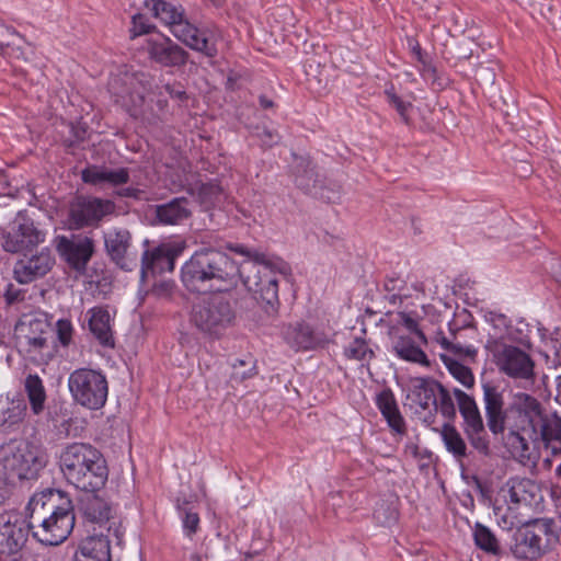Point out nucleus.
<instances>
[{
	"instance_id": "11",
	"label": "nucleus",
	"mask_w": 561,
	"mask_h": 561,
	"mask_svg": "<svg viewBox=\"0 0 561 561\" xmlns=\"http://www.w3.org/2000/svg\"><path fill=\"white\" fill-rule=\"evenodd\" d=\"M79 502V511L87 522L98 525L99 531H104L116 540L121 546L124 537V529L121 520L112 513L111 505L100 497L98 491H83Z\"/></svg>"
},
{
	"instance_id": "61",
	"label": "nucleus",
	"mask_w": 561,
	"mask_h": 561,
	"mask_svg": "<svg viewBox=\"0 0 561 561\" xmlns=\"http://www.w3.org/2000/svg\"><path fill=\"white\" fill-rule=\"evenodd\" d=\"M480 78L485 82L493 84L495 80L494 70L490 67H480L478 70Z\"/></svg>"
},
{
	"instance_id": "26",
	"label": "nucleus",
	"mask_w": 561,
	"mask_h": 561,
	"mask_svg": "<svg viewBox=\"0 0 561 561\" xmlns=\"http://www.w3.org/2000/svg\"><path fill=\"white\" fill-rule=\"evenodd\" d=\"M440 389V382L433 378H415L412 382L408 399L416 408L415 411H425L437 403V392Z\"/></svg>"
},
{
	"instance_id": "41",
	"label": "nucleus",
	"mask_w": 561,
	"mask_h": 561,
	"mask_svg": "<svg viewBox=\"0 0 561 561\" xmlns=\"http://www.w3.org/2000/svg\"><path fill=\"white\" fill-rule=\"evenodd\" d=\"M506 444L511 454L520 461L530 460L531 451L528 439L519 432L512 431L507 435Z\"/></svg>"
},
{
	"instance_id": "8",
	"label": "nucleus",
	"mask_w": 561,
	"mask_h": 561,
	"mask_svg": "<svg viewBox=\"0 0 561 561\" xmlns=\"http://www.w3.org/2000/svg\"><path fill=\"white\" fill-rule=\"evenodd\" d=\"M68 388L75 402L83 408L99 410L106 403L108 382L106 376L100 370L75 369L69 375Z\"/></svg>"
},
{
	"instance_id": "30",
	"label": "nucleus",
	"mask_w": 561,
	"mask_h": 561,
	"mask_svg": "<svg viewBox=\"0 0 561 561\" xmlns=\"http://www.w3.org/2000/svg\"><path fill=\"white\" fill-rule=\"evenodd\" d=\"M89 330L103 346L113 347L114 336L111 325V314L104 307H94L88 310Z\"/></svg>"
},
{
	"instance_id": "32",
	"label": "nucleus",
	"mask_w": 561,
	"mask_h": 561,
	"mask_svg": "<svg viewBox=\"0 0 561 561\" xmlns=\"http://www.w3.org/2000/svg\"><path fill=\"white\" fill-rule=\"evenodd\" d=\"M293 173L300 190L311 192L316 188L318 175L309 158L294 154Z\"/></svg>"
},
{
	"instance_id": "15",
	"label": "nucleus",
	"mask_w": 561,
	"mask_h": 561,
	"mask_svg": "<svg viewBox=\"0 0 561 561\" xmlns=\"http://www.w3.org/2000/svg\"><path fill=\"white\" fill-rule=\"evenodd\" d=\"M56 249L71 268L82 273L94 253V241L82 234L59 236L56 238Z\"/></svg>"
},
{
	"instance_id": "14",
	"label": "nucleus",
	"mask_w": 561,
	"mask_h": 561,
	"mask_svg": "<svg viewBox=\"0 0 561 561\" xmlns=\"http://www.w3.org/2000/svg\"><path fill=\"white\" fill-rule=\"evenodd\" d=\"M496 365L501 373L522 380L527 385L535 382V363L525 351L514 345H504L496 355Z\"/></svg>"
},
{
	"instance_id": "2",
	"label": "nucleus",
	"mask_w": 561,
	"mask_h": 561,
	"mask_svg": "<svg viewBox=\"0 0 561 561\" xmlns=\"http://www.w3.org/2000/svg\"><path fill=\"white\" fill-rule=\"evenodd\" d=\"M251 261L241 265L239 279L259 301L265 313L274 317L278 312V275H290L291 268L279 257L254 253Z\"/></svg>"
},
{
	"instance_id": "58",
	"label": "nucleus",
	"mask_w": 561,
	"mask_h": 561,
	"mask_svg": "<svg viewBox=\"0 0 561 561\" xmlns=\"http://www.w3.org/2000/svg\"><path fill=\"white\" fill-rule=\"evenodd\" d=\"M199 524V517L196 513L187 512L183 519V526L187 530L188 535L196 533Z\"/></svg>"
},
{
	"instance_id": "28",
	"label": "nucleus",
	"mask_w": 561,
	"mask_h": 561,
	"mask_svg": "<svg viewBox=\"0 0 561 561\" xmlns=\"http://www.w3.org/2000/svg\"><path fill=\"white\" fill-rule=\"evenodd\" d=\"M282 335L284 341L295 351L312 350L320 343V339L313 329L305 322L285 325Z\"/></svg>"
},
{
	"instance_id": "23",
	"label": "nucleus",
	"mask_w": 561,
	"mask_h": 561,
	"mask_svg": "<svg viewBox=\"0 0 561 561\" xmlns=\"http://www.w3.org/2000/svg\"><path fill=\"white\" fill-rule=\"evenodd\" d=\"M114 538L93 528V535L83 539L76 550L75 561H111V542Z\"/></svg>"
},
{
	"instance_id": "1",
	"label": "nucleus",
	"mask_w": 561,
	"mask_h": 561,
	"mask_svg": "<svg viewBox=\"0 0 561 561\" xmlns=\"http://www.w3.org/2000/svg\"><path fill=\"white\" fill-rule=\"evenodd\" d=\"M25 511L33 537L43 545H60L75 527L72 501L64 491L47 489L35 493Z\"/></svg>"
},
{
	"instance_id": "40",
	"label": "nucleus",
	"mask_w": 561,
	"mask_h": 561,
	"mask_svg": "<svg viewBox=\"0 0 561 561\" xmlns=\"http://www.w3.org/2000/svg\"><path fill=\"white\" fill-rule=\"evenodd\" d=\"M188 192L192 195H197L198 201L205 207H209L215 204L221 194V187L214 182L199 183L191 186Z\"/></svg>"
},
{
	"instance_id": "33",
	"label": "nucleus",
	"mask_w": 561,
	"mask_h": 561,
	"mask_svg": "<svg viewBox=\"0 0 561 561\" xmlns=\"http://www.w3.org/2000/svg\"><path fill=\"white\" fill-rule=\"evenodd\" d=\"M24 390L33 414H42L45 410L47 399L46 389L42 379L36 374L27 375L24 380Z\"/></svg>"
},
{
	"instance_id": "6",
	"label": "nucleus",
	"mask_w": 561,
	"mask_h": 561,
	"mask_svg": "<svg viewBox=\"0 0 561 561\" xmlns=\"http://www.w3.org/2000/svg\"><path fill=\"white\" fill-rule=\"evenodd\" d=\"M153 79L145 72L124 71L112 76L108 81V91L117 103L134 117L144 119L159 118V113H153L145 105V95L152 91Z\"/></svg>"
},
{
	"instance_id": "25",
	"label": "nucleus",
	"mask_w": 561,
	"mask_h": 561,
	"mask_svg": "<svg viewBox=\"0 0 561 561\" xmlns=\"http://www.w3.org/2000/svg\"><path fill=\"white\" fill-rule=\"evenodd\" d=\"M191 216L190 201L186 197H175L168 203L154 206V220L159 225H181Z\"/></svg>"
},
{
	"instance_id": "43",
	"label": "nucleus",
	"mask_w": 561,
	"mask_h": 561,
	"mask_svg": "<svg viewBox=\"0 0 561 561\" xmlns=\"http://www.w3.org/2000/svg\"><path fill=\"white\" fill-rule=\"evenodd\" d=\"M344 354L347 358L356 360H367L374 356L373 350L369 348L367 342L360 337H356L353 342H351L345 347Z\"/></svg>"
},
{
	"instance_id": "50",
	"label": "nucleus",
	"mask_w": 561,
	"mask_h": 561,
	"mask_svg": "<svg viewBox=\"0 0 561 561\" xmlns=\"http://www.w3.org/2000/svg\"><path fill=\"white\" fill-rule=\"evenodd\" d=\"M476 42L470 37H465L456 43L454 47V56L458 59H469L473 56Z\"/></svg>"
},
{
	"instance_id": "39",
	"label": "nucleus",
	"mask_w": 561,
	"mask_h": 561,
	"mask_svg": "<svg viewBox=\"0 0 561 561\" xmlns=\"http://www.w3.org/2000/svg\"><path fill=\"white\" fill-rule=\"evenodd\" d=\"M440 359L448 369L449 374L463 387L470 389L474 386V376L472 370L459 363L447 354H440Z\"/></svg>"
},
{
	"instance_id": "34",
	"label": "nucleus",
	"mask_w": 561,
	"mask_h": 561,
	"mask_svg": "<svg viewBox=\"0 0 561 561\" xmlns=\"http://www.w3.org/2000/svg\"><path fill=\"white\" fill-rule=\"evenodd\" d=\"M377 405L389 426L396 432L402 433L404 431V421L390 390H383L378 394Z\"/></svg>"
},
{
	"instance_id": "59",
	"label": "nucleus",
	"mask_w": 561,
	"mask_h": 561,
	"mask_svg": "<svg viewBox=\"0 0 561 561\" xmlns=\"http://www.w3.org/2000/svg\"><path fill=\"white\" fill-rule=\"evenodd\" d=\"M115 193L119 197H128V198H134V199H141L142 195L145 194V192L142 190L135 188V187L119 188Z\"/></svg>"
},
{
	"instance_id": "5",
	"label": "nucleus",
	"mask_w": 561,
	"mask_h": 561,
	"mask_svg": "<svg viewBox=\"0 0 561 561\" xmlns=\"http://www.w3.org/2000/svg\"><path fill=\"white\" fill-rule=\"evenodd\" d=\"M145 4L150 7L154 18L169 26L172 34L191 49L201 51L207 57L217 55L214 35L198 30L184 20V10L181 5L164 0H147Z\"/></svg>"
},
{
	"instance_id": "49",
	"label": "nucleus",
	"mask_w": 561,
	"mask_h": 561,
	"mask_svg": "<svg viewBox=\"0 0 561 561\" xmlns=\"http://www.w3.org/2000/svg\"><path fill=\"white\" fill-rule=\"evenodd\" d=\"M133 26L130 28V37L135 38L137 36L150 33L154 26L148 22V19L141 14L137 13L133 15L131 19Z\"/></svg>"
},
{
	"instance_id": "13",
	"label": "nucleus",
	"mask_w": 561,
	"mask_h": 561,
	"mask_svg": "<svg viewBox=\"0 0 561 561\" xmlns=\"http://www.w3.org/2000/svg\"><path fill=\"white\" fill-rule=\"evenodd\" d=\"M1 245L5 252L22 253L31 251L45 241V232L35 227L34 222L25 217H18L10 227L2 232Z\"/></svg>"
},
{
	"instance_id": "62",
	"label": "nucleus",
	"mask_w": 561,
	"mask_h": 561,
	"mask_svg": "<svg viewBox=\"0 0 561 561\" xmlns=\"http://www.w3.org/2000/svg\"><path fill=\"white\" fill-rule=\"evenodd\" d=\"M435 341L448 352L451 341L446 337L442 332H438L435 336Z\"/></svg>"
},
{
	"instance_id": "64",
	"label": "nucleus",
	"mask_w": 561,
	"mask_h": 561,
	"mask_svg": "<svg viewBox=\"0 0 561 561\" xmlns=\"http://www.w3.org/2000/svg\"><path fill=\"white\" fill-rule=\"evenodd\" d=\"M473 482L476 489L481 493V495L485 496L488 492L485 484L477 477L473 478Z\"/></svg>"
},
{
	"instance_id": "51",
	"label": "nucleus",
	"mask_w": 561,
	"mask_h": 561,
	"mask_svg": "<svg viewBox=\"0 0 561 561\" xmlns=\"http://www.w3.org/2000/svg\"><path fill=\"white\" fill-rule=\"evenodd\" d=\"M57 337L62 346H68L72 341L73 327L67 319H60L56 322Z\"/></svg>"
},
{
	"instance_id": "45",
	"label": "nucleus",
	"mask_w": 561,
	"mask_h": 561,
	"mask_svg": "<svg viewBox=\"0 0 561 561\" xmlns=\"http://www.w3.org/2000/svg\"><path fill=\"white\" fill-rule=\"evenodd\" d=\"M385 95L387 98L388 103L396 108L401 119L409 124L410 117L409 112L412 110L413 105L411 102L404 101L400 95H398L394 91L393 87L386 89Z\"/></svg>"
},
{
	"instance_id": "21",
	"label": "nucleus",
	"mask_w": 561,
	"mask_h": 561,
	"mask_svg": "<svg viewBox=\"0 0 561 561\" xmlns=\"http://www.w3.org/2000/svg\"><path fill=\"white\" fill-rule=\"evenodd\" d=\"M537 484L527 478H510L500 489V494L510 508H519L520 506H530L537 495Z\"/></svg>"
},
{
	"instance_id": "38",
	"label": "nucleus",
	"mask_w": 561,
	"mask_h": 561,
	"mask_svg": "<svg viewBox=\"0 0 561 561\" xmlns=\"http://www.w3.org/2000/svg\"><path fill=\"white\" fill-rule=\"evenodd\" d=\"M473 539L477 547L492 556L501 554V546L495 535L486 526L477 523L473 529Z\"/></svg>"
},
{
	"instance_id": "37",
	"label": "nucleus",
	"mask_w": 561,
	"mask_h": 561,
	"mask_svg": "<svg viewBox=\"0 0 561 561\" xmlns=\"http://www.w3.org/2000/svg\"><path fill=\"white\" fill-rule=\"evenodd\" d=\"M26 403L22 399L12 400L8 407L0 411V431L8 432L20 424L26 415Z\"/></svg>"
},
{
	"instance_id": "60",
	"label": "nucleus",
	"mask_w": 561,
	"mask_h": 561,
	"mask_svg": "<svg viewBox=\"0 0 561 561\" xmlns=\"http://www.w3.org/2000/svg\"><path fill=\"white\" fill-rule=\"evenodd\" d=\"M163 89L171 98H174L178 100H184L187 98L186 92L184 90L176 88L173 84L167 83L163 85Z\"/></svg>"
},
{
	"instance_id": "36",
	"label": "nucleus",
	"mask_w": 561,
	"mask_h": 561,
	"mask_svg": "<svg viewBox=\"0 0 561 561\" xmlns=\"http://www.w3.org/2000/svg\"><path fill=\"white\" fill-rule=\"evenodd\" d=\"M440 436L447 451L450 453L457 461H462V459L468 457L467 444L454 425L449 423L444 424L440 430Z\"/></svg>"
},
{
	"instance_id": "17",
	"label": "nucleus",
	"mask_w": 561,
	"mask_h": 561,
	"mask_svg": "<svg viewBox=\"0 0 561 561\" xmlns=\"http://www.w3.org/2000/svg\"><path fill=\"white\" fill-rule=\"evenodd\" d=\"M104 244L107 255L119 268L133 271L137 266V253L127 229H110L104 233Z\"/></svg>"
},
{
	"instance_id": "48",
	"label": "nucleus",
	"mask_w": 561,
	"mask_h": 561,
	"mask_svg": "<svg viewBox=\"0 0 561 561\" xmlns=\"http://www.w3.org/2000/svg\"><path fill=\"white\" fill-rule=\"evenodd\" d=\"M81 179L91 185L104 184V167L90 165L81 171Z\"/></svg>"
},
{
	"instance_id": "44",
	"label": "nucleus",
	"mask_w": 561,
	"mask_h": 561,
	"mask_svg": "<svg viewBox=\"0 0 561 561\" xmlns=\"http://www.w3.org/2000/svg\"><path fill=\"white\" fill-rule=\"evenodd\" d=\"M255 365L252 357L247 359H238L232 364V373L230 380L232 382H241L255 375Z\"/></svg>"
},
{
	"instance_id": "18",
	"label": "nucleus",
	"mask_w": 561,
	"mask_h": 561,
	"mask_svg": "<svg viewBox=\"0 0 561 561\" xmlns=\"http://www.w3.org/2000/svg\"><path fill=\"white\" fill-rule=\"evenodd\" d=\"M28 519L25 522L16 513L0 515V552L16 556L25 546L28 533Z\"/></svg>"
},
{
	"instance_id": "46",
	"label": "nucleus",
	"mask_w": 561,
	"mask_h": 561,
	"mask_svg": "<svg viewBox=\"0 0 561 561\" xmlns=\"http://www.w3.org/2000/svg\"><path fill=\"white\" fill-rule=\"evenodd\" d=\"M129 181V171L127 168L108 169L104 167V184L118 186Z\"/></svg>"
},
{
	"instance_id": "35",
	"label": "nucleus",
	"mask_w": 561,
	"mask_h": 561,
	"mask_svg": "<svg viewBox=\"0 0 561 561\" xmlns=\"http://www.w3.org/2000/svg\"><path fill=\"white\" fill-rule=\"evenodd\" d=\"M397 356L403 360L416 363L428 367L430 360L426 354L414 343L410 336L400 335L393 344Z\"/></svg>"
},
{
	"instance_id": "47",
	"label": "nucleus",
	"mask_w": 561,
	"mask_h": 561,
	"mask_svg": "<svg viewBox=\"0 0 561 561\" xmlns=\"http://www.w3.org/2000/svg\"><path fill=\"white\" fill-rule=\"evenodd\" d=\"M70 136L65 139L68 147H73L87 138L88 126L82 122L71 123L69 125Z\"/></svg>"
},
{
	"instance_id": "16",
	"label": "nucleus",
	"mask_w": 561,
	"mask_h": 561,
	"mask_svg": "<svg viewBox=\"0 0 561 561\" xmlns=\"http://www.w3.org/2000/svg\"><path fill=\"white\" fill-rule=\"evenodd\" d=\"M209 273L210 249L198 250L182 266V283L190 291L207 293L211 290Z\"/></svg>"
},
{
	"instance_id": "10",
	"label": "nucleus",
	"mask_w": 561,
	"mask_h": 561,
	"mask_svg": "<svg viewBox=\"0 0 561 561\" xmlns=\"http://www.w3.org/2000/svg\"><path fill=\"white\" fill-rule=\"evenodd\" d=\"M22 351L32 359L47 362L54 356L51 329L47 320L25 317L16 327Z\"/></svg>"
},
{
	"instance_id": "53",
	"label": "nucleus",
	"mask_w": 561,
	"mask_h": 561,
	"mask_svg": "<svg viewBox=\"0 0 561 561\" xmlns=\"http://www.w3.org/2000/svg\"><path fill=\"white\" fill-rule=\"evenodd\" d=\"M448 352L458 355L465 356L469 358H474L477 355V348L472 345H462L457 337L455 336V341H451Z\"/></svg>"
},
{
	"instance_id": "29",
	"label": "nucleus",
	"mask_w": 561,
	"mask_h": 561,
	"mask_svg": "<svg viewBox=\"0 0 561 561\" xmlns=\"http://www.w3.org/2000/svg\"><path fill=\"white\" fill-rule=\"evenodd\" d=\"M8 462L13 474L21 480L36 478L43 467V461L28 448H19Z\"/></svg>"
},
{
	"instance_id": "9",
	"label": "nucleus",
	"mask_w": 561,
	"mask_h": 561,
	"mask_svg": "<svg viewBox=\"0 0 561 561\" xmlns=\"http://www.w3.org/2000/svg\"><path fill=\"white\" fill-rule=\"evenodd\" d=\"M234 318L231 301L215 295L193 307L191 321L202 332L218 336L232 324Z\"/></svg>"
},
{
	"instance_id": "22",
	"label": "nucleus",
	"mask_w": 561,
	"mask_h": 561,
	"mask_svg": "<svg viewBox=\"0 0 561 561\" xmlns=\"http://www.w3.org/2000/svg\"><path fill=\"white\" fill-rule=\"evenodd\" d=\"M150 59L163 67H182L186 64L188 54L169 37L148 41Z\"/></svg>"
},
{
	"instance_id": "31",
	"label": "nucleus",
	"mask_w": 561,
	"mask_h": 561,
	"mask_svg": "<svg viewBox=\"0 0 561 561\" xmlns=\"http://www.w3.org/2000/svg\"><path fill=\"white\" fill-rule=\"evenodd\" d=\"M453 393L457 400L459 412L465 420V432H483V420L474 398L458 388H455Z\"/></svg>"
},
{
	"instance_id": "3",
	"label": "nucleus",
	"mask_w": 561,
	"mask_h": 561,
	"mask_svg": "<svg viewBox=\"0 0 561 561\" xmlns=\"http://www.w3.org/2000/svg\"><path fill=\"white\" fill-rule=\"evenodd\" d=\"M59 465L66 480L81 491H99L107 481L106 460L91 444H69L60 454Z\"/></svg>"
},
{
	"instance_id": "20",
	"label": "nucleus",
	"mask_w": 561,
	"mask_h": 561,
	"mask_svg": "<svg viewBox=\"0 0 561 561\" xmlns=\"http://www.w3.org/2000/svg\"><path fill=\"white\" fill-rule=\"evenodd\" d=\"M241 266L228 255L217 249H210V284L211 290H227L238 284Z\"/></svg>"
},
{
	"instance_id": "12",
	"label": "nucleus",
	"mask_w": 561,
	"mask_h": 561,
	"mask_svg": "<svg viewBox=\"0 0 561 561\" xmlns=\"http://www.w3.org/2000/svg\"><path fill=\"white\" fill-rule=\"evenodd\" d=\"M115 208V203L111 199L77 196L69 205V226L73 229L98 227L106 216L114 214Z\"/></svg>"
},
{
	"instance_id": "24",
	"label": "nucleus",
	"mask_w": 561,
	"mask_h": 561,
	"mask_svg": "<svg viewBox=\"0 0 561 561\" xmlns=\"http://www.w3.org/2000/svg\"><path fill=\"white\" fill-rule=\"evenodd\" d=\"M482 390L488 426L493 434L502 433L506 419L503 394L491 382H484Z\"/></svg>"
},
{
	"instance_id": "56",
	"label": "nucleus",
	"mask_w": 561,
	"mask_h": 561,
	"mask_svg": "<svg viewBox=\"0 0 561 561\" xmlns=\"http://www.w3.org/2000/svg\"><path fill=\"white\" fill-rule=\"evenodd\" d=\"M15 37L16 33L0 22V53H3L13 43Z\"/></svg>"
},
{
	"instance_id": "54",
	"label": "nucleus",
	"mask_w": 561,
	"mask_h": 561,
	"mask_svg": "<svg viewBox=\"0 0 561 561\" xmlns=\"http://www.w3.org/2000/svg\"><path fill=\"white\" fill-rule=\"evenodd\" d=\"M410 46L412 49V53L415 55L419 62L423 65V73L424 76H434L435 75V68L432 67L430 64L426 62L424 54L422 51V48L420 44L416 41H411Z\"/></svg>"
},
{
	"instance_id": "7",
	"label": "nucleus",
	"mask_w": 561,
	"mask_h": 561,
	"mask_svg": "<svg viewBox=\"0 0 561 561\" xmlns=\"http://www.w3.org/2000/svg\"><path fill=\"white\" fill-rule=\"evenodd\" d=\"M558 536L549 519H535L518 527L510 545L512 554L518 560H537L552 548Z\"/></svg>"
},
{
	"instance_id": "4",
	"label": "nucleus",
	"mask_w": 561,
	"mask_h": 561,
	"mask_svg": "<svg viewBox=\"0 0 561 561\" xmlns=\"http://www.w3.org/2000/svg\"><path fill=\"white\" fill-rule=\"evenodd\" d=\"M512 410L517 414L519 428L528 433L534 444L541 442L554 456L561 453V417L557 412L548 413L535 397L527 393L515 396Z\"/></svg>"
},
{
	"instance_id": "19",
	"label": "nucleus",
	"mask_w": 561,
	"mask_h": 561,
	"mask_svg": "<svg viewBox=\"0 0 561 561\" xmlns=\"http://www.w3.org/2000/svg\"><path fill=\"white\" fill-rule=\"evenodd\" d=\"M55 265V257L49 249L19 259L13 266V278L19 284H30L48 274Z\"/></svg>"
},
{
	"instance_id": "42",
	"label": "nucleus",
	"mask_w": 561,
	"mask_h": 561,
	"mask_svg": "<svg viewBox=\"0 0 561 561\" xmlns=\"http://www.w3.org/2000/svg\"><path fill=\"white\" fill-rule=\"evenodd\" d=\"M433 411H439L440 414L448 420L456 417V407L451 394L442 383L437 392V403H434Z\"/></svg>"
},
{
	"instance_id": "27",
	"label": "nucleus",
	"mask_w": 561,
	"mask_h": 561,
	"mask_svg": "<svg viewBox=\"0 0 561 561\" xmlns=\"http://www.w3.org/2000/svg\"><path fill=\"white\" fill-rule=\"evenodd\" d=\"M174 253L164 245H160L152 251L146 250L141 255V278L148 274H162L171 272L174 268Z\"/></svg>"
},
{
	"instance_id": "52",
	"label": "nucleus",
	"mask_w": 561,
	"mask_h": 561,
	"mask_svg": "<svg viewBox=\"0 0 561 561\" xmlns=\"http://www.w3.org/2000/svg\"><path fill=\"white\" fill-rule=\"evenodd\" d=\"M399 322L403 324L411 333H414L423 344H427V339L423 331L419 329L417 321L407 312H399Z\"/></svg>"
},
{
	"instance_id": "57",
	"label": "nucleus",
	"mask_w": 561,
	"mask_h": 561,
	"mask_svg": "<svg viewBox=\"0 0 561 561\" xmlns=\"http://www.w3.org/2000/svg\"><path fill=\"white\" fill-rule=\"evenodd\" d=\"M482 432L477 433H466L468 438L470 439L471 445L481 454L486 455L489 451V443L488 440L481 436Z\"/></svg>"
},
{
	"instance_id": "55",
	"label": "nucleus",
	"mask_w": 561,
	"mask_h": 561,
	"mask_svg": "<svg viewBox=\"0 0 561 561\" xmlns=\"http://www.w3.org/2000/svg\"><path fill=\"white\" fill-rule=\"evenodd\" d=\"M257 137L261 141V146L264 148H271L278 144L280 140L278 133L268 128H264L261 133L257 134Z\"/></svg>"
},
{
	"instance_id": "63",
	"label": "nucleus",
	"mask_w": 561,
	"mask_h": 561,
	"mask_svg": "<svg viewBox=\"0 0 561 561\" xmlns=\"http://www.w3.org/2000/svg\"><path fill=\"white\" fill-rule=\"evenodd\" d=\"M259 102H260L261 107L264 110H268L274 106V102L271 99H268L266 95H260Z\"/></svg>"
}]
</instances>
